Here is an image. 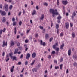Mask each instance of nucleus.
Segmentation results:
<instances>
[{
    "label": "nucleus",
    "instance_id": "nucleus-1",
    "mask_svg": "<svg viewBox=\"0 0 77 77\" xmlns=\"http://www.w3.org/2000/svg\"><path fill=\"white\" fill-rule=\"evenodd\" d=\"M55 12L54 13H52V16L53 17H54V16H55V15H59V13L57 12V11L56 9L55 10Z\"/></svg>",
    "mask_w": 77,
    "mask_h": 77
},
{
    "label": "nucleus",
    "instance_id": "nucleus-2",
    "mask_svg": "<svg viewBox=\"0 0 77 77\" xmlns=\"http://www.w3.org/2000/svg\"><path fill=\"white\" fill-rule=\"evenodd\" d=\"M8 5L6 4H5L4 5V8H5V10L6 12L8 11Z\"/></svg>",
    "mask_w": 77,
    "mask_h": 77
},
{
    "label": "nucleus",
    "instance_id": "nucleus-3",
    "mask_svg": "<svg viewBox=\"0 0 77 77\" xmlns=\"http://www.w3.org/2000/svg\"><path fill=\"white\" fill-rule=\"evenodd\" d=\"M0 13H1V15H2V16H4L6 15V13L5 11H2L1 10H0Z\"/></svg>",
    "mask_w": 77,
    "mask_h": 77
},
{
    "label": "nucleus",
    "instance_id": "nucleus-4",
    "mask_svg": "<svg viewBox=\"0 0 77 77\" xmlns=\"http://www.w3.org/2000/svg\"><path fill=\"white\" fill-rule=\"evenodd\" d=\"M65 26L66 28L68 29L69 27V23L67 22H66L65 23Z\"/></svg>",
    "mask_w": 77,
    "mask_h": 77
},
{
    "label": "nucleus",
    "instance_id": "nucleus-5",
    "mask_svg": "<svg viewBox=\"0 0 77 77\" xmlns=\"http://www.w3.org/2000/svg\"><path fill=\"white\" fill-rule=\"evenodd\" d=\"M6 62H8L9 60V55L7 54L6 55V57L5 58Z\"/></svg>",
    "mask_w": 77,
    "mask_h": 77
},
{
    "label": "nucleus",
    "instance_id": "nucleus-6",
    "mask_svg": "<svg viewBox=\"0 0 77 77\" xmlns=\"http://www.w3.org/2000/svg\"><path fill=\"white\" fill-rule=\"evenodd\" d=\"M32 58H35L36 56V53H33L32 55Z\"/></svg>",
    "mask_w": 77,
    "mask_h": 77
},
{
    "label": "nucleus",
    "instance_id": "nucleus-7",
    "mask_svg": "<svg viewBox=\"0 0 77 77\" xmlns=\"http://www.w3.org/2000/svg\"><path fill=\"white\" fill-rule=\"evenodd\" d=\"M40 42L41 45H42L43 46H45V45H46V43H45V42H44L43 43H42V40H40Z\"/></svg>",
    "mask_w": 77,
    "mask_h": 77
},
{
    "label": "nucleus",
    "instance_id": "nucleus-8",
    "mask_svg": "<svg viewBox=\"0 0 77 77\" xmlns=\"http://www.w3.org/2000/svg\"><path fill=\"white\" fill-rule=\"evenodd\" d=\"M62 2L63 3V5H66L67 3H68V1L67 0L66 1H62Z\"/></svg>",
    "mask_w": 77,
    "mask_h": 77
},
{
    "label": "nucleus",
    "instance_id": "nucleus-9",
    "mask_svg": "<svg viewBox=\"0 0 77 77\" xmlns=\"http://www.w3.org/2000/svg\"><path fill=\"white\" fill-rule=\"evenodd\" d=\"M30 54L29 53H27L26 56V59H29V58H30Z\"/></svg>",
    "mask_w": 77,
    "mask_h": 77
},
{
    "label": "nucleus",
    "instance_id": "nucleus-10",
    "mask_svg": "<svg viewBox=\"0 0 77 77\" xmlns=\"http://www.w3.org/2000/svg\"><path fill=\"white\" fill-rule=\"evenodd\" d=\"M71 49H70L68 50V54L69 56H70L71 54Z\"/></svg>",
    "mask_w": 77,
    "mask_h": 77
},
{
    "label": "nucleus",
    "instance_id": "nucleus-11",
    "mask_svg": "<svg viewBox=\"0 0 77 77\" xmlns=\"http://www.w3.org/2000/svg\"><path fill=\"white\" fill-rule=\"evenodd\" d=\"M3 44L2 45V47H5V45L6 46V47L7 46V42H6V43L5 44V41L4 40L3 41Z\"/></svg>",
    "mask_w": 77,
    "mask_h": 77
},
{
    "label": "nucleus",
    "instance_id": "nucleus-12",
    "mask_svg": "<svg viewBox=\"0 0 77 77\" xmlns=\"http://www.w3.org/2000/svg\"><path fill=\"white\" fill-rule=\"evenodd\" d=\"M44 18V14H42L41 15V17L40 18V20H42Z\"/></svg>",
    "mask_w": 77,
    "mask_h": 77
},
{
    "label": "nucleus",
    "instance_id": "nucleus-13",
    "mask_svg": "<svg viewBox=\"0 0 77 77\" xmlns=\"http://www.w3.org/2000/svg\"><path fill=\"white\" fill-rule=\"evenodd\" d=\"M10 45L11 46H14V45H15V43H14V42L13 40H11L10 43Z\"/></svg>",
    "mask_w": 77,
    "mask_h": 77
},
{
    "label": "nucleus",
    "instance_id": "nucleus-14",
    "mask_svg": "<svg viewBox=\"0 0 77 77\" xmlns=\"http://www.w3.org/2000/svg\"><path fill=\"white\" fill-rule=\"evenodd\" d=\"M50 12L51 13H54L55 12V10H54V9H51L50 10Z\"/></svg>",
    "mask_w": 77,
    "mask_h": 77
},
{
    "label": "nucleus",
    "instance_id": "nucleus-15",
    "mask_svg": "<svg viewBox=\"0 0 77 77\" xmlns=\"http://www.w3.org/2000/svg\"><path fill=\"white\" fill-rule=\"evenodd\" d=\"M58 46V43H57V42L55 45H53V48H54V49H55V48H56V46Z\"/></svg>",
    "mask_w": 77,
    "mask_h": 77
},
{
    "label": "nucleus",
    "instance_id": "nucleus-16",
    "mask_svg": "<svg viewBox=\"0 0 77 77\" xmlns=\"http://www.w3.org/2000/svg\"><path fill=\"white\" fill-rule=\"evenodd\" d=\"M15 66H13L12 68H11L10 69V72H14V68Z\"/></svg>",
    "mask_w": 77,
    "mask_h": 77
},
{
    "label": "nucleus",
    "instance_id": "nucleus-17",
    "mask_svg": "<svg viewBox=\"0 0 77 77\" xmlns=\"http://www.w3.org/2000/svg\"><path fill=\"white\" fill-rule=\"evenodd\" d=\"M19 50L18 49V48H16L15 50V51H14V54H17V53H18V51Z\"/></svg>",
    "mask_w": 77,
    "mask_h": 77
},
{
    "label": "nucleus",
    "instance_id": "nucleus-18",
    "mask_svg": "<svg viewBox=\"0 0 77 77\" xmlns=\"http://www.w3.org/2000/svg\"><path fill=\"white\" fill-rule=\"evenodd\" d=\"M37 69L36 68H33L32 69V71L34 72H37Z\"/></svg>",
    "mask_w": 77,
    "mask_h": 77
},
{
    "label": "nucleus",
    "instance_id": "nucleus-19",
    "mask_svg": "<svg viewBox=\"0 0 77 77\" xmlns=\"http://www.w3.org/2000/svg\"><path fill=\"white\" fill-rule=\"evenodd\" d=\"M63 47H64V44H62V45H61L60 47V49L61 50H62V49H63Z\"/></svg>",
    "mask_w": 77,
    "mask_h": 77
},
{
    "label": "nucleus",
    "instance_id": "nucleus-20",
    "mask_svg": "<svg viewBox=\"0 0 77 77\" xmlns=\"http://www.w3.org/2000/svg\"><path fill=\"white\" fill-rule=\"evenodd\" d=\"M13 58V60H17V57L15 56H13L12 58Z\"/></svg>",
    "mask_w": 77,
    "mask_h": 77
},
{
    "label": "nucleus",
    "instance_id": "nucleus-21",
    "mask_svg": "<svg viewBox=\"0 0 77 77\" xmlns=\"http://www.w3.org/2000/svg\"><path fill=\"white\" fill-rule=\"evenodd\" d=\"M2 21L3 23L6 22V18L5 17H3Z\"/></svg>",
    "mask_w": 77,
    "mask_h": 77
},
{
    "label": "nucleus",
    "instance_id": "nucleus-22",
    "mask_svg": "<svg viewBox=\"0 0 77 77\" xmlns=\"http://www.w3.org/2000/svg\"><path fill=\"white\" fill-rule=\"evenodd\" d=\"M36 10H33V12L32 13V15L33 16L35 14H36Z\"/></svg>",
    "mask_w": 77,
    "mask_h": 77
},
{
    "label": "nucleus",
    "instance_id": "nucleus-23",
    "mask_svg": "<svg viewBox=\"0 0 77 77\" xmlns=\"http://www.w3.org/2000/svg\"><path fill=\"white\" fill-rule=\"evenodd\" d=\"M9 55L10 56L11 59H12V57H13L12 56V53L11 52L9 54Z\"/></svg>",
    "mask_w": 77,
    "mask_h": 77
},
{
    "label": "nucleus",
    "instance_id": "nucleus-24",
    "mask_svg": "<svg viewBox=\"0 0 77 77\" xmlns=\"http://www.w3.org/2000/svg\"><path fill=\"white\" fill-rule=\"evenodd\" d=\"M49 38V35L48 34H46L45 35V38L46 39H47V38Z\"/></svg>",
    "mask_w": 77,
    "mask_h": 77
},
{
    "label": "nucleus",
    "instance_id": "nucleus-25",
    "mask_svg": "<svg viewBox=\"0 0 77 77\" xmlns=\"http://www.w3.org/2000/svg\"><path fill=\"white\" fill-rule=\"evenodd\" d=\"M35 62V60H34L32 62V63L31 64V65H32V66H33V65Z\"/></svg>",
    "mask_w": 77,
    "mask_h": 77
},
{
    "label": "nucleus",
    "instance_id": "nucleus-26",
    "mask_svg": "<svg viewBox=\"0 0 77 77\" xmlns=\"http://www.w3.org/2000/svg\"><path fill=\"white\" fill-rule=\"evenodd\" d=\"M61 18H62V17H61V16H60L57 17V19H58V20H61Z\"/></svg>",
    "mask_w": 77,
    "mask_h": 77
},
{
    "label": "nucleus",
    "instance_id": "nucleus-27",
    "mask_svg": "<svg viewBox=\"0 0 77 77\" xmlns=\"http://www.w3.org/2000/svg\"><path fill=\"white\" fill-rule=\"evenodd\" d=\"M62 66H63V64H61L60 65V69H61V70H62Z\"/></svg>",
    "mask_w": 77,
    "mask_h": 77
},
{
    "label": "nucleus",
    "instance_id": "nucleus-28",
    "mask_svg": "<svg viewBox=\"0 0 77 77\" xmlns=\"http://www.w3.org/2000/svg\"><path fill=\"white\" fill-rule=\"evenodd\" d=\"M12 8H13V6H12V5H11L9 7V9L10 10H11L12 9Z\"/></svg>",
    "mask_w": 77,
    "mask_h": 77
},
{
    "label": "nucleus",
    "instance_id": "nucleus-29",
    "mask_svg": "<svg viewBox=\"0 0 77 77\" xmlns=\"http://www.w3.org/2000/svg\"><path fill=\"white\" fill-rule=\"evenodd\" d=\"M17 24V22L14 21L13 23V26H16V24Z\"/></svg>",
    "mask_w": 77,
    "mask_h": 77
},
{
    "label": "nucleus",
    "instance_id": "nucleus-30",
    "mask_svg": "<svg viewBox=\"0 0 77 77\" xmlns=\"http://www.w3.org/2000/svg\"><path fill=\"white\" fill-rule=\"evenodd\" d=\"M59 24H57L56 25V28L57 29H58L59 28Z\"/></svg>",
    "mask_w": 77,
    "mask_h": 77
},
{
    "label": "nucleus",
    "instance_id": "nucleus-31",
    "mask_svg": "<svg viewBox=\"0 0 77 77\" xmlns=\"http://www.w3.org/2000/svg\"><path fill=\"white\" fill-rule=\"evenodd\" d=\"M54 62L55 63L57 64V60H54Z\"/></svg>",
    "mask_w": 77,
    "mask_h": 77
},
{
    "label": "nucleus",
    "instance_id": "nucleus-32",
    "mask_svg": "<svg viewBox=\"0 0 77 77\" xmlns=\"http://www.w3.org/2000/svg\"><path fill=\"white\" fill-rule=\"evenodd\" d=\"M72 36L73 38H74V37H75V33H74V32H73L72 33Z\"/></svg>",
    "mask_w": 77,
    "mask_h": 77
},
{
    "label": "nucleus",
    "instance_id": "nucleus-33",
    "mask_svg": "<svg viewBox=\"0 0 77 77\" xmlns=\"http://www.w3.org/2000/svg\"><path fill=\"white\" fill-rule=\"evenodd\" d=\"M17 33V28L16 27L14 28V33L15 34H16Z\"/></svg>",
    "mask_w": 77,
    "mask_h": 77
},
{
    "label": "nucleus",
    "instance_id": "nucleus-34",
    "mask_svg": "<svg viewBox=\"0 0 77 77\" xmlns=\"http://www.w3.org/2000/svg\"><path fill=\"white\" fill-rule=\"evenodd\" d=\"M28 64V62L27 61H26L25 62V65H27Z\"/></svg>",
    "mask_w": 77,
    "mask_h": 77
},
{
    "label": "nucleus",
    "instance_id": "nucleus-35",
    "mask_svg": "<svg viewBox=\"0 0 77 77\" xmlns=\"http://www.w3.org/2000/svg\"><path fill=\"white\" fill-rule=\"evenodd\" d=\"M21 24H22V22L21 21H20L19 22V25L20 26H21Z\"/></svg>",
    "mask_w": 77,
    "mask_h": 77
},
{
    "label": "nucleus",
    "instance_id": "nucleus-36",
    "mask_svg": "<svg viewBox=\"0 0 77 77\" xmlns=\"http://www.w3.org/2000/svg\"><path fill=\"white\" fill-rule=\"evenodd\" d=\"M53 39V37H51L49 40L50 42H51V41H52V40Z\"/></svg>",
    "mask_w": 77,
    "mask_h": 77
},
{
    "label": "nucleus",
    "instance_id": "nucleus-37",
    "mask_svg": "<svg viewBox=\"0 0 77 77\" xmlns=\"http://www.w3.org/2000/svg\"><path fill=\"white\" fill-rule=\"evenodd\" d=\"M17 47H20V43L19 42L17 43Z\"/></svg>",
    "mask_w": 77,
    "mask_h": 77
},
{
    "label": "nucleus",
    "instance_id": "nucleus-38",
    "mask_svg": "<svg viewBox=\"0 0 77 77\" xmlns=\"http://www.w3.org/2000/svg\"><path fill=\"white\" fill-rule=\"evenodd\" d=\"M57 5H59V0H57Z\"/></svg>",
    "mask_w": 77,
    "mask_h": 77
},
{
    "label": "nucleus",
    "instance_id": "nucleus-39",
    "mask_svg": "<svg viewBox=\"0 0 77 77\" xmlns=\"http://www.w3.org/2000/svg\"><path fill=\"white\" fill-rule=\"evenodd\" d=\"M21 14V11H20L18 13V15L19 16H20Z\"/></svg>",
    "mask_w": 77,
    "mask_h": 77
},
{
    "label": "nucleus",
    "instance_id": "nucleus-40",
    "mask_svg": "<svg viewBox=\"0 0 77 77\" xmlns=\"http://www.w3.org/2000/svg\"><path fill=\"white\" fill-rule=\"evenodd\" d=\"M60 62H62V61H63V58H61L60 60Z\"/></svg>",
    "mask_w": 77,
    "mask_h": 77
},
{
    "label": "nucleus",
    "instance_id": "nucleus-41",
    "mask_svg": "<svg viewBox=\"0 0 77 77\" xmlns=\"http://www.w3.org/2000/svg\"><path fill=\"white\" fill-rule=\"evenodd\" d=\"M55 49L56 51H59V48H55Z\"/></svg>",
    "mask_w": 77,
    "mask_h": 77
},
{
    "label": "nucleus",
    "instance_id": "nucleus-42",
    "mask_svg": "<svg viewBox=\"0 0 77 77\" xmlns=\"http://www.w3.org/2000/svg\"><path fill=\"white\" fill-rule=\"evenodd\" d=\"M63 36V33L62 32V33H61L60 34V36L61 37H62Z\"/></svg>",
    "mask_w": 77,
    "mask_h": 77
},
{
    "label": "nucleus",
    "instance_id": "nucleus-43",
    "mask_svg": "<svg viewBox=\"0 0 77 77\" xmlns=\"http://www.w3.org/2000/svg\"><path fill=\"white\" fill-rule=\"evenodd\" d=\"M72 15H73V16H75V15H76V13H75V12H74L73 13Z\"/></svg>",
    "mask_w": 77,
    "mask_h": 77
},
{
    "label": "nucleus",
    "instance_id": "nucleus-44",
    "mask_svg": "<svg viewBox=\"0 0 77 77\" xmlns=\"http://www.w3.org/2000/svg\"><path fill=\"white\" fill-rule=\"evenodd\" d=\"M70 27H72L73 26V24L71 23H70Z\"/></svg>",
    "mask_w": 77,
    "mask_h": 77
},
{
    "label": "nucleus",
    "instance_id": "nucleus-45",
    "mask_svg": "<svg viewBox=\"0 0 77 77\" xmlns=\"http://www.w3.org/2000/svg\"><path fill=\"white\" fill-rule=\"evenodd\" d=\"M2 32H3V30H0V34H2Z\"/></svg>",
    "mask_w": 77,
    "mask_h": 77
},
{
    "label": "nucleus",
    "instance_id": "nucleus-46",
    "mask_svg": "<svg viewBox=\"0 0 77 77\" xmlns=\"http://www.w3.org/2000/svg\"><path fill=\"white\" fill-rule=\"evenodd\" d=\"M6 31V28H4L3 29V30L2 31L3 32V33H4V32H5Z\"/></svg>",
    "mask_w": 77,
    "mask_h": 77
},
{
    "label": "nucleus",
    "instance_id": "nucleus-47",
    "mask_svg": "<svg viewBox=\"0 0 77 77\" xmlns=\"http://www.w3.org/2000/svg\"><path fill=\"white\" fill-rule=\"evenodd\" d=\"M55 51H52L51 53V54H55Z\"/></svg>",
    "mask_w": 77,
    "mask_h": 77
},
{
    "label": "nucleus",
    "instance_id": "nucleus-48",
    "mask_svg": "<svg viewBox=\"0 0 77 77\" xmlns=\"http://www.w3.org/2000/svg\"><path fill=\"white\" fill-rule=\"evenodd\" d=\"M9 1H7V2H9V3H11L12 2V0H8Z\"/></svg>",
    "mask_w": 77,
    "mask_h": 77
},
{
    "label": "nucleus",
    "instance_id": "nucleus-49",
    "mask_svg": "<svg viewBox=\"0 0 77 77\" xmlns=\"http://www.w3.org/2000/svg\"><path fill=\"white\" fill-rule=\"evenodd\" d=\"M59 66H57V67L55 66V69H59Z\"/></svg>",
    "mask_w": 77,
    "mask_h": 77
},
{
    "label": "nucleus",
    "instance_id": "nucleus-50",
    "mask_svg": "<svg viewBox=\"0 0 77 77\" xmlns=\"http://www.w3.org/2000/svg\"><path fill=\"white\" fill-rule=\"evenodd\" d=\"M44 5H45V6H48V4H47V3L45 2L44 3Z\"/></svg>",
    "mask_w": 77,
    "mask_h": 77
},
{
    "label": "nucleus",
    "instance_id": "nucleus-51",
    "mask_svg": "<svg viewBox=\"0 0 77 77\" xmlns=\"http://www.w3.org/2000/svg\"><path fill=\"white\" fill-rule=\"evenodd\" d=\"M77 56L76 55H74L73 56V58H74V59H77Z\"/></svg>",
    "mask_w": 77,
    "mask_h": 77
},
{
    "label": "nucleus",
    "instance_id": "nucleus-52",
    "mask_svg": "<svg viewBox=\"0 0 77 77\" xmlns=\"http://www.w3.org/2000/svg\"><path fill=\"white\" fill-rule=\"evenodd\" d=\"M24 47L25 48H27V45H26V44H25L24 45Z\"/></svg>",
    "mask_w": 77,
    "mask_h": 77
},
{
    "label": "nucleus",
    "instance_id": "nucleus-53",
    "mask_svg": "<svg viewBox=\"0 0 77 77\" xmlns=\"http://www.w3.org/2000/svg\"><path fill=\"white\" fill-rule=\"evenodd\" d=\"M48 59H51V56L50 55H49L48 57Z\"/></svg>",
    "mask_w": 77,
    "mask_h": 77
},
{
    "label": "nucleus",
    "instance_id": "nucleus-54",
    "mask_svg": "<svg viewBox=\"0 0 77 77\" xmlns=\"http://www.w3.org/2000/svg\"><path fill=\"white\" fill-rule=\"evenodd\" d=\"M58 53H59V51H57L56 54L57 55V56H58Z\"/></svg>",
    "mask_w": 77,
    "mask_h": 77
},
{
    "label": "nucleus",
    "instance_id": "nucleus-55",
    "mask_svg": "<svg viewBox=\"0 0 77 77\" xmlns=\"http://www.w3.org/2000/svg\"><path fill=\"white\" fill-rule=\"evenodd\" d=\"M23 57V55L21 54V56H20V59H22Z\"/></svg>",
    "mask_w": 77,
    "mask_h": 77
},
{
    "label": "nucleus",
    "instance_id": "nucleus-56",
    "mask_svg": "<svg viewBox=\"0 0 77 77\" xmlns=\"http://www.w3.org/2000/svg\"><path fill=\"white\" fill-rule=\"evenodd\" d=\"M15 18H12V21H13V22L15 21Z\"/></svg>",
    "mask_w": 77,
    "mask_h": 77
},
{
    "label": "nucleus",
    "instance_id": "nucleus-57",
    "mask_svg": "<svg viewBox=\"0 0 77 77\" xmlns=\"http://www.w3.org/2000/svg\"><path fill=\"white\" fill-rule=\"evenodd\" d=\"M25 43H27L28 42V40L27 39L25 40Z\"/></svg>",
    "mask_w": 77,
    "mask_h": 77
},
{
    "label": "nucleus",
    "instance_id": "nucleus-58",
    "mask_svg": "<svg viewBox=\"0 0 77 77\" xmlns=\"http://www.w3.org/2000/svg\"><path fill=\"white\" fill-rule=\"evenodd\" d=\"M2 4H0V8H1V9H2Z\"/></svg>",
    "mask_w": 77,
    "mask_h": 77
},
{
    "label": "nucleus",
    "instance_id": "nucleus-59",
    "mask_svg": "<svg viewBox=\"0 0 77 77\" xmlns=\"http://www.w3.org/2000/svg\"><path fill=\"white\" fill-rule=\"evenodd\" d=\"M40 28L42 30V29H43L44 28V27L43 26H40Z\"/></svg>",
    "mask_w": 77,
    "mask_h": 77
},
{
    "label": "nucleus",
    "instance_id": "nucleus-60",
    "mask_svg": "<svg viewBox=\"0 0 77 77\" xmlns=\"http://www.w3.org/2000/svg\"><path fill=\"white\" fill-rule=\"evenodd\" d=\"M5 52L3 51V53H2V56H5Z\"/></svg>",
    "mask_w": 77,
    "mask_h": 77
},
{
    "label": "nucleus",
    "instance_id": "nucleus-61",
    "mask_svg": "<svg viewBox=\"0 0 77 77\" xmlns=\"http://www.w3.org/2000/svg\"><path fill=\"white\" fill-rule=\"evenodd\" d=\"M30 31V29L27 30V33H29Z\"/></svg>",
    "mask_w": 77,
    "mask_h": 77
},
{
    "label": "nucleus",
    "instance_id": "nucleus-62",
    "mask_svg": "<svg viewBox=\"0 0 77 77\" xmlns=\"http://www.w3.org/2000/svg\"><path fill=\"white\" fill-rule=\"evenodd\" d=\"M35 37L36 38H37V37L38 36V34H36L35 35Z\"/></svg>",
    "mask_w": 77,
    "mask_h": 77
},
{
    "label": "nucleus",
    "instance_id": "nucleus-63",
    "mask_svg": "<svg viewBox=\"0 0 77 77\" xmlns=\"http://www.w3.org/2000/svg\"><path fill=\"white\" fill-rule=\"evenodd\" d=\"M19 48L20 50H22L23 49L22 47L21 46H20Z\"/></svg>",
    "mask_w": 77,
    "mask_h": 77
},
{
    "label": "nucleus",
    "instance_id": "nucleus-64",
    "mask_svg": "<svg viewBox=\"0 0 77 77\" xmlns=\"http://www.w3.org/2000/svg\"><path fill=\"white\" fill-rule=\"evenodd\" d=\"M77 63H74V66H76V65L77 66Z\"/></svg>",
    "mask_w": 77,
    "mask_h": 77
}]
</instances>
